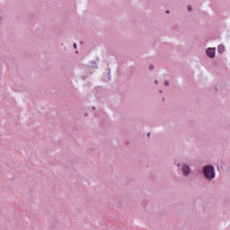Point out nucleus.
<instances>
[{
  "label": "nucleus",
  "instance_id": "nucleus-1",
  "mask_svg": "<svg viewBox=\"0 0 230 230\" xmlns=\"http://www.w3.org/2000/svg\"><path fill=\"white\" fill-rule=\"evenodd\" d=\"M204 175L208 181H211V179H215V168L209 165L206 166L204 168Z\"/></svg>",
  "mask_w": 230,
  "mask_h": 230
},
{
  "label": "nucleus",
  "instance_id": "nucleus-2",
  "mask_svg": "<svg viewBox=\"0 0 230 230\" xmlns=\"http://www.w3.org/2000/svg\"><path fill=\"white\" fill-rule=\"evenodd\" d=\"M207 55L209 57V58H215V49L209 48L207 49Z\"/></svg>",
  "mask_w": 230,
  "mask_h": 230
},
{
  "label": "nucleus",
  "instance_id": "nucleus-3",
  "mask_svg": "<svg viewBox=\"0 0 230 230\" xmlns=\"http://www.w3.org/2000/svg\"><path fill=\"white\" fill-rule=\"evenodd\" d=\"M183 175H190V167L188 165H183L181 168Z\"/></svg>",
  "mask_w": 230,
  "mask_h": 230
},
{
  "label": "nucleus",
  "instance_id": "nucleus-4",
  "mask_svg": "<svg viewBox=\"0 0 230 230\" xmlns=\"http://www.w3.org/2000/svg\"><path fill=\"white\" fill-rule=\"evenodd\" d=\"M217 51L218 53H224V51H226V47H224V45H219L217 47Z\"/></svg>",
  "mask_w": 230,
  "mask_h": 230
},
{
  "label": "nucleus",
  "instance_id": "nucleus-5",
  "mask_svg": "<svg viewBox=\"0 0 230 230\" xmlns=\"http://www.w3.org/2000/svg\"><path fill=\"white\" fill-rule=\"evenodd\" d=\"M187 9L189 10V12H191V6L190 5H188Z\"/></svg>",
  "mask_w": 230,
  "mask_h": 230
},
{
  "label": "nucleus",
  "instance_id": "nucleus-6",
  "mask_svg": "<svg viewBox=\"0 0 230 230\" xmlns=\"http://www.w3.org/2000/svg\"><path fill=\"white\" fill-rule=\"evenodd\" d=\"M74 48L76 49V43H74Z\"/></svg>",
  "mask_w": 230,
  "mask_h": 230
},
{
  "label": "nucleus",
  "instance_id": "nucleus-7",
  "mask_svg": "<svg viewBox=\"0 0 230 230\" xmlns=\"http://www.w3.org/2000/svg\"><path fill=\"white\" fill-rule=\"evenodd\" d=\"M149 69H154V66H149Z\"/></svg>",
  "mask_w": 230,
  "mask_h": 230
},
{
  "label": "nucleus",
  "instance_id": "nucleus-8",
  "mask_svg": "<svg viewBox=\"0 0 230 230\" xmlns=\"http://www.w3.org/2000/svg\"><path fill=\"white\" fill-rule=\"evenodd\" d=\"M166 13H170V11H166Z\"/></svg>",
  "mask_w": 230,
  "mask_h": 230
}]
</instances>
